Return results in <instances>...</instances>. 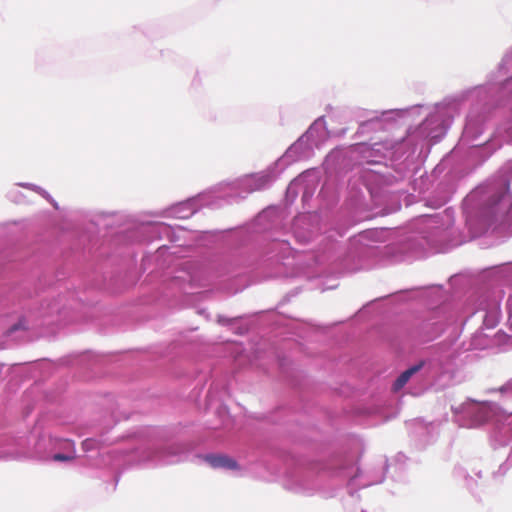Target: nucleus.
<instances>
[{"instance_id": "2", "label": "nucleus", "mask_w": 512, "mask_h": 512, "mask_svg": "<svg viewBox=\"0 0 512 512\" xmlns=\"http://www.w3.org/2000/svg\"><path fill=\"white\" fill-rule=\"evenodd\" d=\"M423 365H424V362H420V363L408 368L404 372H402L398 376V378L395 380V382L393 384V389L395 391L402 389L406 385V383L410 380V378L423 367Z\"/></svg>"}, {"instance_id": "3", "label": "nucleus", "mask_w": 512, "mask_h": 512, "mask_svg": "<svg viewBox=\"0 0 512 512\" xmlns=\"http://www.w3.org/2000/svg\"><path fill=\"white\" fill-rule=\"evenodd\" d=\"M28 322L25 318H20L14 325H12L8 329V333L11 334L13 332L21 331L22 333H26L28 331Z\"/></svg>"}, {"instance_id": "1", "label": "nucleus", "mask_w": 512, "mask_h": 512, "mask_svg": "<svg viewBox=\"0 0 512 512\" xmlns=\"http://www.w3.org/2000/svg\"><path fill=\"white\" fill-rule=\"evenodd\" d=\"M204 460L212 468H225L230 470H235L238 468L237 462L225 455L209 454L204 457Z\"/></svg>"}, {"instance_id": "4", "label": "nucleus", "mask_w": 512, "mask_h": 512, "mask_svg": "<svg viewBox=\"0 0 512 512\" xmlns=\"http://www.w3.org/2000/svg\"><path fill=\"white\" fill-rule=\"evenodd\" d=\"M53 459L57 460V461H64V454H62V453L55 454L53 456Z\"/></svg>"}]
</instances>
